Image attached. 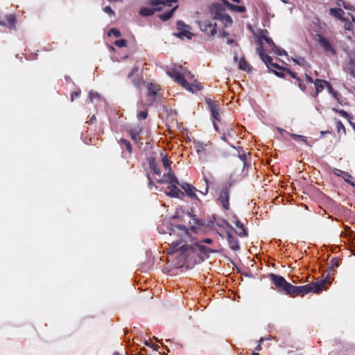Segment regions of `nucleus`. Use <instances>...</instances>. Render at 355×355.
Segmentation results:
<instances>
[{
    "label": "nucleus",
    "mask_w": 355,
    "mask_h": 355,
    "mask_svg": "<svg viewBox=\"0 0 355 355\" xmlns=\"http://www.w3.org/2000/svg\"><path fill=\"white\" fill-rule=\"evenodd\" d=\"M108 35H113L116 37H120L121 36V32L119 30H116L115 28L110 29L109 33H108Z\"/></svg>",
    "instance_id": "nucleus-32"
},
{
    "label": "nucleus",
    "mask_w": 355,
    "mask_h": 355,
    "mask_svg": "<svg viewBox=\"0 0 355 355\" xmlns=\"http://www.w3.org/2000/svg\"><path fill=\"white\" fill-rule=\"evenodd\" d=\"M333 110L339 113L341 116L346 118L347 119H348L349 121V116L347 112H345L344 110H338L336 109H333Z\"/></svg>",
    "instance_id": "nucleus-34"
},
{
    "label": "nucleus",
    "mask_w": 355,
    "mask_h": 355,
    "mask_svg": "<svg viewBox=\"0 0 355 355\" xmlns=\"http://www.w3.org/2000/svg\"><path fill=\"white\" fill-rule=\"evenodd\" d=\"M306 80L310 83L313 82V79L309 76H306Z\"/></svg>",
    "instance_id": "nucleus-59"
},
{
    "label": "nucleus",
    "mask_w": 355,
    "mask_h": 355,
    "mask_svg": "<svg viewBox=\"0 0 355 355\" xmlns=\"http://www.w3.org/2000/svg\"><path fill=\"white\" fill-rule=\"evenodd\" d=\"M218 200L225 209H229V193L226 189L220 192Z\"/></svg>",
    "instance_id": "nucleus-14"
},
{
    "label": "nucleus",
    "mask_w": 355,
    "mask_h": 355,
    "mask_svg": "<svg viewBox=\"0 0 355 355\" xmlns=\"http://www.w3.org/2000/svg\"><path fill=\"white\" fill-rule=\"evenodd\" d=\"M137 71H138V68H137V67L134 68V69L131 71V72L129 73L128 77H129V78H131V77H132V76H133V75H134L135 73H137Z\"/></svg>",
    "instance_id": "nucleus-48"
},
{
    "label": "nucleus",
    "mask_w": 355,
    "mask_h": 355,
    "mask_svg": "<svg viewBox=\"0 0 355 355\" xmlns=\"http://www.w3.org/2000/svg\"><path fill=\"white\" fill-rule=\"evenodd\" d=\"M233 42H234V40H232V39H228V40H227V44H232V43H233Z\"/></svg>",
    "instance_id": "nucleus-60"
},
{
    "label": "nucleus",
    "mask_w": 355,
    "mask_h": 355,
    "mask_svg": "<svg viewBox=\"0 0 355 355\" xmlns=\"http://www.w3.org/2000/svg\"><path fill=\"white\" fill-rule=\"evenodd\" d=\"M151 347L155 350V351H157V349H158V345H152Z\"/></svg>",
    "instance_id": "nucleus-58"
},
{
    "label": "nucleus",
    "mask_w": 355,
    "mask_h": 355,
    "mask_svg": "<svg viewBox=\"0 0 355 355\" xmlns=\"http://www.w3.org/2000/svg\"><path fill=\"white\" fill-rule=\"evenodd\" d=\"M351 26H352L351 23L347 22L346 24L345 25V28L347 29V30H350L351 29Z\"/></svg>",
    "instance_id": "nucleus-51"
},
{
    "label": "nucleus",
    "mask_w": 355,
    "mask_h": 355,
    "mask_svg": "<svg viewBox=\"0 0 355 355\" xmlns=\"http://www.w3.org/2000/svg\"><path fill=\"white\" fill-rule=\"evenodd\" d=\"M336 123L338 132H339L340 130H343V133L345 134L346 131L343 124L340 121H337Z\"/></svg>",
    "instance_id": "nucleus-33"
},
{
    "label": "nucleus",
    "mask_w": 355,
    "mask_h": 355,
    "mask_svg": "<svg viewBox=\"0 0 355 355\" xmlns=\"http://www.w3.org/2000/svg\"><path fill=\"white\" fill-rule=\"evenodd\" d=\"M239 67L240 69L243 71H248L249 69V65L244 60H240Z\"/></svg>",
    "instance_id": "nucleus-28"
},
{
    "label": "nucleus",
    "mask_w": 355,
    "mask_h": 355,
    "mask_svg": "<svg viewBox=\"0 0 355 355\" xmlns=\"http://www.w3.org/2000/svg\"><path fill=\"white\" fill-rule=\"evenodd\" d=\"M263 41H265L268 45L271 47L276 48V46L271 38L268 37L266 35H262L259 37V42L261 44H262Z\"/></svg>",
    "instance_id": "nucleus-26"
},
{
    "label": "nucleus",
    "mask_w": 355,
    "mask_h": 355,
    "mask_svg": "<svg viewBox=\"0 0 355 355\" xmlns=\"http://www.w3.org/2000/svg\"><path fill=\"white\" fill-rule=\"evenodd\" d=\"M150 168L152 170H153V171L157 174V175H160L161 174V172L159 170H158L157 168H156V166H155V164L154 162H150Z\"/></svg>",
    "instance_id": "nucleus-44"
},
{
    "label": "nucleus",
    "mask_w": 355,
    "mask_h": 355,
    "mask_svg": "<svg viewBox=\"0 0 355 355\" xmlns=\"http://www.w3.org/2000/svg\"><path fill=\"white\" fill-rule=\"evenodd\" d=\"M141 130L139 127L136 128L135 130H131L130 133L132 139L136 140L137 136L140 133Z\"/></svg>",
    "instance_id": "nucleus-31"
},
{
    "label": "nucleus",
    "mask_w": 355,
    "mask_h": 355,
    "mask_svg": "<svg viewBox=\"0 0 355 355\" xmlns=\"http://www.w3.org/2000/svg\"><path fill=\"white\" fill-rule=\"evenodd\" d=\"M8 21L10 25L14 24V23L15 22V17L12 15H10V16L8 17Z\"/></svg>",
    "instance_id": "nucleus-45"
},
{
    "label": "nucleus",
    "mask_w": 355,
    "mask_h": 355,
    "mask_svg": "<svg viewBox=\"0 0 355 355\" xmlns=\"http://www.w3.org/2000/svg\"><path fill=\"white\" fill-rule=\"evenodd\" d=\"M178 0H152V4L155 6H158L159 4H163L168 6H171V3L173 2H177Z\"/></svg>",
    "instance_id": "nucleus-20"
},
{
    "label": "nucleus",
    "mask_w": 355,
    "mask_h": 355,
    "mask_svg": "<svg viewBox=\"0 0 355 355\" xmlns=\"http://www.w3.org/2000/svg\"><path fill=\"white\" fill-rule=\"evenodd\" d=\"M334 174L339 177L343 178V175H345L346 177L352 178V175L350 174H349L348 173L344 172V171L337 169V168L334 169Z\"/></svg>",
    "instance_id": "nucleus-27"
},
{
    "label": "nucleus",
    "mask_w": 355,
    "mask_h": 355,
    "mask_svg": "<svg viewBox=\"0 0 355 355\" xmlns=\"http://www.w3.org/2000/svg\"><path fill=\"white\" fill-rule=\"evenodd\" d=\"M265 340V338H261L259 340V344H262Z\"/></svg>",
    "instance_id": "nucleus-57"
},
{
    "label": "nucleus",
    "mask_w": 355,
    "mask_h": 355,
    "mask_svg": "<svg viewBox=\"0 0 355 355\" xmlns=\"http://www.w3.org/2000/svg\"><path fill=\"white\" fill-rule=\"evenodd\" d=\"M229 35V33L225 31H221L219 33V36L222 37H226Z\"/></svg>",
    "instance_id": "nucleus-50"
},
{
    "label": "nucleus",
    "mask_w": 355,
    "mask_h": 355,
    "mask_svg": "<svg viewBox=\"0 0 355 355\" xmlns=\"http://www.w3.org/2000/svg\"><path fill=\"white\" fill-rule=\"evenodd\" d=\"M291 137L295 140L297 139H300L302 141L304 142L307 146H309V144L308 141H306V139H305L304 136L299 135H296V134H291Z\"/></svg>",
    "instance_id": "nucleus-29"
},
{
    "label": "nucleus",
    "mask_w": 355,
    "mask_h": 355,
    "mask_svg": "<svg viewBox=\"0 0 355 355\" xmlns=\"http://www.w3.org/2000/svg\"><path fill=\"white\" fill-rule=\"evenodd\" d=\"M159 183H168L170 184H178L180 185L181 183L178 181V180L175 176L174 173L171 171V169H169L167 174L163 175L162 178L158 180Z\"/></svg>",
    "instance_id": "nucleus-10"
},
{
    "label": "nucleus",
    "mask_w": 355,
    "mask_h": 355,
    "mask_svg": "<svg viewBox=\"0 0 355 355\" xmlns=\"http://www.w3.org/2000/svg\"><path fill=\"white\" fill-rule=\"evenodd\" d=\"M166 73L189 92L194 93L202 89V85L198 81L194 80L193 83H188L187 79L192 80L194 76L182 66H175L171 70H168Z\"/></svg>",
    "instance_id": "nucleus-1"
},
{
    "label": "nucleus",
    "mask_w": 355,
    "mask_h": 355,
    "mask_svg": "<svg viewBox=\"0 0 355 355\" xmlns=\"http://www.w3.org/2000/svg\"><path fill=\"white\" fill-rule=\"evenodd\" d=\"M176 228L182 232V236L188 235L189 231L184 226L178 225V226H176Z\"/></svg>",
    "instance_id": "nucleus-35"
},
{
    "label": "nucleus",
    "mask_w": 355,
    "mask_h": 355,
    "mask_svg": "<svg viewBox=\"0 0 355 355\" xmlns=\"http://www.w3.org/2000/svg\"><path fill=\"white\" fill-rule=\"evenodd\" d=\"M349 178H348V177H346L345 175H343V179H344V180H345L346 182H347V183L350 184H351L352 186H353V187H355V184H354L353 182H351V181L349 180Z\"/></svg>",
    "instance_id": "nucleus-47"
},
{
    "label": "nucleus",
    "mask_w": 355,
    "mask_h": 355,
    "mask_svg": "<svg viewBox=\"0 0 355 355\" xmlns=\"http://www.w3.org/2000/svg\"><path fill=\"white\" fill-rule=\"evenodd\" d=\"M230 247L234 251L239 249V241L236 239L234 238L230 234H227V237Z\"/></svg>",
    "instance_id": "nucleus-15"
},
{
    "label": "nucleus",
    "mask_w": 355,
    "mask_h": 355,
    "mask_svg": "<svg viewBox=\"0 0 355 355\" xmlns=\"http://www.w3.org/2000/svg\"><path fill=\"white\" fill-rule=\"evenodd\" d=\"M191 248V246L186 244L185 241L180 239L175 242H173L171 247L169 248L170 253H175L178 251L185 252Z\"/></svg>",
    "instance_id": "nucleus-6"
},
{
    "label": "nucleus",
    "mask_w": 355,
    "mask_h": 355,
    "mask_svg": "<svg viewBox=\"0 0 355 355\" xmlns=\"http://www.w3.org/2000/svg\"><path fill=\"white\" fill-rule=\"evenodd\" d=\"M315 40L318 42L320 45L324 49L326 52L330 53L331 54L335 53V51L332 47L331 44L329 42V41L320 35H315Z\"/></svg>",
    "instance_id": "nucleus-8"
},
{
    "label": "nucleus",
    "mask_w": 355,
    "mask_h": 355,
    "mask_svg": "<svg viewBox=\"0 0 355 355\" xmlns=\"http://www.w3.org/2000/svg\"><path fill=\"white\" fill-rule=\"evenodd\" d=\"M207 103L209 104V107L211 110V116L214 119H216V120H218V116H219V113L217 111V109L216 107H215V105L211 103V102H209L207 101Z\"/></svg>",
    "instance_id": "nucleus-23"
},
{
    "label": "nucleus",
    "mask_w": 355,
    "mask_h": 355,
    "mask_svg": "<svg viewBox=\"0 0 355 355\" xmlns=\"http://www.w3.org/2000/svg\"><path fill=\"white\" fill-rule=\"evenodd\" d=\"M147 116H148L147 111H143V112L138 113L137 118L139 119H145L147 117Z\"/></svg>",
    "instance_id": "nucleus-41"
},
{
    "label": "nucleus",
    "mask_w": 355,
    "mask_h": 355,
    "mask_svg": "<svg viewBox=\"0 0 355 355\" xmlns=\"http://www.w3.org/2000/svg\"><path fill=\"white\" fill-rule=\"evenodd\" d=\"M113 355H121V354L118 352H116L114 353Z\"/></svg>",
    "instance_id": "nucleus-63"
},
{
    "label": "nucleus",
    "mask_w": 355,
    "mask_h": 355,
    "mask_svg": "<svg viewBox=\"0 0 355 355\" xmlns=\"http://www.w3.org/2000/svg\"><path fill=\"white\" fill-rule=\"evenodd\" d=\"M115 44L119 47H123L126 46V41L125 40H119L115 42Z\"/></svg>",
    "instance_id": "nucleus-40"
},
{
    "label": "nucleus",
    "mask_w": 355,
    "mask_h": 355,
    "mask_svg": "<svg viewBox=\"0 0 355 355\" xmlns=\"http://www.w3.org/2000/svg\"><path fill=\"white\" fill-rule=\"evenodd\" d=\"M257 51L259 53V57L268 67L269 66V64H271L272 67L275 68H279L277 64L272 63V58L265 53V51L261 46V44L259 48H257Z\"/></svg>",
    "instance_id": "nucleus-11"
},
{
    "label": "nucleus",
    "mask_w": 355,
    "mask_h": 355,
    "mask_svg": "<svg viewBox=\"0 0 355 355\" xmlns=\"http://www.w3.org/2000/svg\"><path fill=\"white\" fill-rule=\"evenodd\" d=\"M239 159L241 160V162L243 164V166L245 165V159H246V155H242L239 156Z\"/></svg>",
    "instance_id": "nucleus-49"
},
{
    "label": "nucleus",
    "mask_w": 355,
    "mask_h": 355,
    "mask_svg": "<svg viewBox=\"0 0 355 355\" xmlns=\"http://www.w3.org/2000/svg\"><path fill=\"white\" fill-rule=\"evenodd\" d=\"M177 28L178 30V33H174L176 37L181 39L186 37L188 40H191L193 34L190 32L191 28L188 25H186L182 21H178L177 22Z\"/></svg>",
    "instance_id": "nucleus-5"
},
{
    "label": "nucleus",
    "mask_w": 355,
    "mask_h": 355,
    "mask_svg": "<svg viewBox=\"0 0 355 355\" xmlns=\"http://www.w3.org/2000/svg\"><path fill=\"white\" fill-rule=\"evenodd\" d=\"M94 98L98 99L100 98V96L97 93L90 92L89 94V99L92 103L94 102Z\"/></svg>",
    "instance_id": "nucleus-39"
},
{
    "label": "nucleus",
    "mask_w": 355,
    "mask_h": 355,
    "mask_svg": "<svg viewBox=\"0 0 355 355\" xmlns=\"http://www.w3.org/2000/svg\"><path fill=\"white\" fill-rule=\"evenodd\" d=\"M235 225L237 227L238 230L236 232L237 234L240 236H246V232L243 227V225L241 222L239 220L235 221Z\"/></svg>",
    "instance_id": "nucleus-19"
},
{
    "label": "nucleus",
    "mask_w": 355,
    "mask_h": 355,
    "mask_svg": "<svg viewBox=\"0 0 355 355\" xmlns=\"http://www.w3.org/2000/svg\"><path fill=\"white\" fill-rule=\"evenodd\" d=\"M159 89V86L155 85L153 83H150L148 85V90L149 92V95L152 97H154L157 94V92Z\"/></svg>",
    "instance_id": "nucleus-22"
},
{
    "label": "nucleus",
    "mask_w": 355,
    "mask_h": 355,
    "mask_svg": "<svg viewBox=\"0 0 355 355\" xmlns=\"http://www.w3.org/2000/svg\"><path fill=\"white\" fill-rule=\"evenodd\" d=\"M204 242H205V243H211L212 242V240H211V239H205L204 240Z\"/></svg>",
    "instance_id": "nucleus-54"
},
{
    "label": "nucleus",
    "mask_w": 355,
    "mask_h": 355,
    "mask_svg": "<svg viewBox=\"0 0 355 355\" xmlns=\"http://www.w3.org/2000/svg\"><path fill=\"white\" fill-rule=\"evenodd\" d=\"M293 61L300 65H304L306 64L305 60L303 58H299L298 59H293Z\"/></svg>",
    "instance_id": "nucleus-43"
},
{
    "label": "nucleus",
    "mask_w": 355,
    "mask_h": 355,
    "mask_svg": "<svg viewBox=\"0 0 355 355\" xmlns=\"http://www.w3.org/2000/svg\"><path fill=\"white\" fill-rule=\"evenodd\" d=\"M103 11L109 15H114V12L110 6H106L103 8Z\"/></svg>",
    "instance_id": "nucleus-42"
},
{
    "label": "nucleus",
    "mask_w": 355,
    "mask_h": 355,
    "mask_svg": "<svg viewBox=\"0 0 355 355\" xmlns=\"http://www.w3.org/2000/svg\"><path fill=\"white\" fill-rule=\"evenodd\" d=\"M326 83H327V81H324L322 80H315V89H316L317 94L320 92L324 89V86H326L325 85Z\"/></svg>",
    "instance_id": "nucleus-25"
},
{
    "label": "nucleus",
    "mask_w": 355,
    "mask_h": 355,
    "mask_svg": "<svg viewBox=\"0 0 355 355\" xmlns=\"http://www.w3.org/2000/svg\"><path fill=\"white\" fill-rule=\"evenodd\" d=\"M124 142L125 143L127 150L130 151V150H131L130 144L129 142L125 141Z\"/></svg>",
    "instance_id": "nucleus-52"
},
{
    "label": "nucleus",
    "mask_w": 355,
    "mask_h": 355,
    "mask_svg": "<svg viewBox=\"0 0 355 355\" xmlns=\"http://www.w3.org/2000/svg\"><path fill=\"white\" fill-rule=\"evenodd\" d=\"M329 12L331 15L334 16L335 17L340 19L341 20H345L344 18H343V15L344 13L343 10L340 8H331L329 10Z\"/></svg>",
    "instance_id": "nucleus-18"
},
{
    "label": "nucleus",
    "mask_w": 355,
    "mask_h": 355,
    "mask_svg": "<svg viewBox=\"0 0 355 355\" xmlns=\"http://www.w3.org/2000/svg\"><path fill=\"white\" fill-rule=\"evenodd\" d=\"M302 286H295L290 284L288 289L286 292L288 295H302Z\"/></svg>",
    "instance_id": "nucleus-17"
},
{
    "label": "nucleus",
    "mask_w": 355,
    "mask_h": 355,
    "mask_svg": "<svg viewBox=\"0 0 355 355\" xmlns=\"http://www.w3.org/2000/svg\"><path fill=\"white\" fill-rule=\"evenodd\" d=\"M155 10H156L149 8H141V10L139 11V14L141 16L147 17V16L153 15L154 12H155Z\"/></svg>",
    "instance_id": "nucleus-24"
},
{
    "label": "nucleus",
    "mask_w": 355,
    "mask_h": 355,
    "mask_svg": "<svg viewBox=\"0 0 355 355\" xmlns=\"http://www.w3.org/2000/svg\"><path fill=\"white\" fill-rule=\"evenodd\" d=\"M349 123H350V124L352 125L353 129L355 130V123H352V122H350V121H349Z\"/></svg>",
    "instance_id": "nucleus-62"
},
{
    "label": "nucleus",
    "mask_w": 355,
    "mask_h": 355,
    "mask_svg": "<svg viewBox=\"0 0 355 355\" xmlns=\"http://www.w3.org/2000/svg\"><path fill=\"white\" fill-rule=\"evenodd\" d=\"M79 96H80V92H74L73 93H72L71 97V101H73L75 98H78Z\"/></svg>",
    "instance_id": "nucleus-46"
},
{
    "label": "nucleus",
    "mask_w": 355,
    "mask_h": 355,
    "mask_svg": "<svg viewBox=\"0 0 355 355\" xmlns=\"http://www.w3.org/2000/svg\"><path fill=\"white\" fill-rule=\"evenodd\" d=\"M145 345H147V346H149V347H151V346H152V345H151V343H150V340H146V341L145 342Z\"/></svg>",
    "instance_id": "nucleus-56"
},
{
    "label": "nucleus",
    "mask_w": 355,
    "mask_h": 355,
    "mask_svg": "<svg viewBox=\"0 0 355 355\" xmlns=\"http://www.w3.org/2000/svg\"><path fill=\"white\" fill-rule=\"evenodd\" d=\"M325 284L326 281L324 280L320 282H314L302 286V295H304L310 293H318L324 289Z\"/></svg>",
    "instance_id": "nucleus-4"
},
{
    "label": "nucleus",
    "mask_w": 355,
    "mask_h": 355,
    "mask_svg": "<svg viewBox=\"0 0 355 355\" xmlns=\"http://www.w3.org/2000/svg\"><path fill=\"white\" fill-rule=\"evenodd\" d=\"M177 184H170V185L167 187L168 191H165L166 195L170 197L178 198H181L182 196H184V193L177 187Z\"/></svg>",
    "instance_id": "nucleus-9"
},
{
    "label": "nucleus",
    "mask_w": 355,
    "mask_h": 355,
    "mask_svg": "<svg viewBox=\"0 0 355 355\" xmlns=\"http://www.w3.org/2000/svg\"><path fill=\"white\" fill-rule=\"evenodd\" d=\"M261 349H262L261 345V344H258V345L255 347V351L256 352L260 351Z\"/></svg>",
    "instance_id": "nucleus-53"
},
{
    "label": "nucleus",
    "mask_w": 355,
    "mask_h": 355,
    "mask_svg": "<svg viewBox=\"0 0 355 355\" xmlns=\"http://www.w3.org/2000/svg\"><path fill=\"white\" fill-rule=\"evenodd\" d=\"M180 187L185 191L187 195L189 197L197 199L196 195V191H197V189L194 187L186 182L181 183Z\"/></svg>",
    "instance_id": "nucleus-13"
},
{
    "label": "nucleus",
    "mask_w": 355,
    "mask_h": 355,
    "mask_svg": "<svg viewBox=\"0 0 355 355\" xmlns=\"http://www.w3.org/2000/svg\"><path fill=\"white\" fill-rule=\"evenodd\" d=\"M272 50L278 55H286V51L284 50L280 49L277 48V46H276V48H273Z\"/></svg>",
    "instance_id": "nucleus-37"
},
{
    "label": "nucleus",
    "mask_w": 355,
    "mask_h": 355,
    "mask_svg": "<svg viewBox=\"0 0 355 355\" xmlns=\"http://www.w3.org/2000/svg\"><path fill=\"white\" fill-rule=\"evenodd\" d=\"M178 8V6H175L174 8H173L170 11L166 12V13H164V14H162L159 15V18L162 20V21H166L168 20V19H170L174 11Z\"/></svg>",
    "instance_id": "nucleus-21"
},
{
    "label": "nucleus",
    "mask_w": 355,
    "mask_h": 355,
    "mask_svg": "<svg viewBox=\"0 0 355 355\" xmlns=\"http://www.w3.org/2000/svg\"><path fill=\"white\" fill-rule=\"evenodd\" d=\"M252 355H259V354H258L257 352H254L252 354Z\"/></svg>",
    "instance_id": "nucleus-64"
},
{
    "label": "nucleus",
    "mask_w": 355,
    "mask_h": 355,
    "mask_svg": "<svg viewBox=\"0 0 355 355\" xmlns=\"http://www.w3.org/2000/svg\"><path fill=\"white\" fill-rule=\"evenodd\" d=\"M346 71L355 78V51L349 54V62L346 67Z\"/></svg>",
    "instance_id": "nucleus-12"
},
{
    "label": "nucleus",
    "mask_w": 355,
    "mask_h": 355,
    "mask_svg": "<svg viewBox=\"0 0 355 355\" xmlns=\"http://www.w3.org/2000/svg\"><path fill=\"white\" fill-rule=\"evenodd\" d=\"M223 2L226 7L234 12H243L245 11V8L244 6L233 5L226 0H223Z\"/></svg>",
    "instance_id": "nucleus-16"
},
{
    "label": "nucleus",
    "mask_w": 355,
    "mask_h": 355,
    "mask_svg": "<svg viewBox=\"0 0 355 355\" xmlns=\"http://www.w3.org/2000/svg\"><path fill=\"white\" fill-rule=\"evenodd\" d=\"M196 246L200 250H204V249L205 248V246L203 245H196Z\"/></svg>",
    "instance_id": "nucleus-55"
},
{
    "label": "nucleus",
    "mask_w": 355,
    "mask_h": 355,
    "mask_svg": "<svg viewBox=\"0 0 355 355\" xmlns=\"http://www.w3.org/2000/svg\"><path fill=\"white\" fill-rule=\"evenodd\" d=\"M213 124L214 125L215 129L217 130H218V126H217V125L216 124V123L214 121H213Z\"/></svg>",
    "instance_id": "nucleus-61"
},
{
    "label": "nucleus",
    "mask_w": 355,
    "mask_h": 355,
    "mask_svg": "<svg viewBox=\"0 0 355 355\" xmlns=\"http://www.w3.org/2000/svg\"><path fill=\"white\" fill-rule=\"evenodd\" d=\"M132 83L135 87H138L140 86L141 83V79L140 78V77L137 76L133 78Z\"/></svg>",
    "instance_id": "nucleus-36"
},
{
    "label": "nucleus",
    "mask_w": 355,
    "mask_h": 355,
    "mask_svg": "<svg viewBox=\"0 0 355 355\" xmlns=\"http://www.w3.org/2000/svg\"><path fill=\"white\" fill-rule=\"evenodd\" d=\"M326 85V87H327V88L328 91H329L330 93L333 94V95H334V98H337V93L333 91V89H332L331 85H330V83H328V82H327V83H326V85Z\"/></svg>",
    "instance_id": "nucleus-38"
},
{
    "label": "nucleus",
    "mask_w": 355,
    "mask_h": 355,
    "mask_svg": "<svg viewBox=\"0 0 355 355\" xmlns=\"http://www.w3.org/2000/svg\"><path fill=\"white\" fill-rule=\"evenodd\" d=\"M270 278L279 290H282L286 293L291 284L287 282L282 276L271 274Z\"/></svg>",
    "instance_id": "nucleus-7"
},
{
    "label": "nucleus",
    "mask_w": 355,
    "mask_h": 355,
    "mask_svg": "<svg viewBox=\"0 0 355 355\" xmlns=\"http://www.w3.org/2000/svg\"><path fill=\"white\" fill-rule=\"evenodd\" d=\"M225 7L223 1V3H213L210 8V15L213 21H220L223 26L226 28L230 26L233 21L232 17L225 13Z\"/></svg>",
    "instance_id": "nucleus-2"
},
{
    "label": "nucleus",
    "mask_w": 355,
    "mask_h": 355,
    "mask_svg": "<svg viewBox=\"0 0 355 355\" xmlns=\"http://www.w3.org/2000/svg\"><path fill=\"white\" fill-rule=\"evenodd\" d=\"M162 163L163 166L165 168L166 170L171 169L170 167V162L166 156L162 155Z\"/></svg>",
    "instance_id": "nucleus-30"
},
{
    "label": "nucleus",
    "mask_w": 355,
    "mask_h": 355,
    "mask_svg": "<svg viewBox=\"0 0 355 355\" xmlns=\"http://www.w3.org/2000/svg\"><path fill=\"white\" fill-rule=\"evenodd\" d=\"M202 32H203L208 38L212 39L217 33V24L216 21L212 22L209 19L199 21L197 22Z\"/></svg>",
    "instance_id": "nucleus-3"
}]
</instances>
